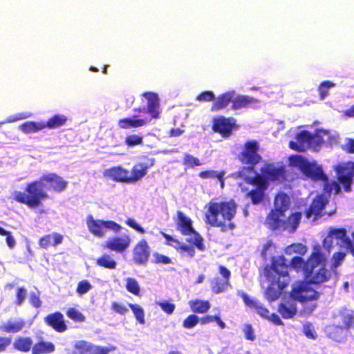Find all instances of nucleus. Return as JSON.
Segmentation results:
<instances>
[{"instance_id": "f257e3e1", "label": "nucleus", "mask_w": 354, "mask_h": 354, "mask_svg": "<svg viewBox=\"0 0 354 354\" xmlns=\"http://www.w3.org/2000/svg\"><path fill=\"white\" fill-rule=\"evenodd\" d=\"M204 221L207 225L216 227L225 232L235 228L232 221L236 213V205L234 201H216L212 200L205 206Z\"/></svg>"}, {"instance_id": "f03ea898", "label": "nucleus", "mask_w": 354, "mask_h": 354, "mask_svg": "<svg viewBox=\"0 0 354 354\" xmlns=\"http://www.w3.org/2000/svg\"><path fill=\"white\" fill-rule=\"evenodd\" d=\"M328 254L319 245H315L307 259L306 273L304 279L313 284H321L328 281L331 272L327 269Z\"/></svg>"}, {"instance_id": "7ed1b4c3", "label": "nucleus", "mask_w": 354, "mask_h": 354, "mask_svg": "<svg viewBox=\"0 0 354 354\" xmlns=\"http://www.w3.org/2000/svg\"><path fill=\"white\" fill-rule=\"evenodd\" d=\"M49 197L39 178L26 183L23 192L15 191L12 195L13 201L30 209L41 206L43 201L48 200Z\"/></svg>"}, {"instance_id": "20e7f679", "label": "nucleus", "mask_w": 354, "mask_h": 354, "mask_svg": "<svg viewBox=\"0 0 354 354\" xmlns=\"http://www.w3.org/2000/svg\"><path fill=\"white\" fill-rule=\"evenodd\" d=\"M290 205V198L286 193H279L274 201V207L265 220V225L273 232H283L287 230L286 212Z\"/></svg>"}, {"instance_id": "39448f33", "label": "nucleus", "mask_w": 354, "mask_h": 354, "mask_svg": "<svg viewBox=\"0 0 354 354\" xmlns=\"http://www.w3.org/2000/svg\"><path fill=\"white\" fill-rule=\"evenodd\" d=\"M176 216V230L182 235H192V238L187 239V242L194 244L199 251L203 252L205 250L204 239L194 228L192 219L180 210L177 211Z\"/></svg>"}, {"instance_id": "423d86ee", "label": "nucleus", "mask_w": 354, "mask_h": 354, "mask_svg": "<svg viewBox=\"0 0 354 354\" xmlns=\"http://www.w3.org/2000/svg\"><path fill=\"white\" fill-rule=\"evenodd\" d=\"M289 165L298 168L308 178L313 180L326 181L327 176L322 168L315 162H310L301 155H292L289 157Z\"/></svg>"}, {"instance_id": "0eeeda50", "label": "nucleus", "mask_w": 354, "mask_h": 354, "mask_svg": "<svg viewBox=\"0 0 354 354\" xmlns=\"http://www.w3.org/2000/svg\"><path fill=\"white\" fill-rule=\"evenodd\" d=\"M259 145L257 140H249L244 143L243 150L239 153L238 158L242 164L248 166L242 168L241 174L245 171L254 172V167L261 162L262 157L259 153Z\"/></svg>"}, {"instance_id": "6e6552de", "label": "nucleus", "mask_w": 354, "mask_h": 354, "mask_svg": "<svg viewBox=\"0 0 354 354\" xmlns=\"http://www.w3.org/2000/svg\"><path fill=\"white\" fill-rule=\"evenodd\" d=\"M288 269L289 265L283 256L272 257L271 264L267 265L264 268V275L267 279L279 281L286 279L288 283Z\"/></svg>"}, {"instance_id": "1a4fd4ad", "label": "nucleus", "mask_w": 354, "mask_h": 354, "mask_svg": "<svg viewBox=\"0 0 354 354\" xmlns=\"http://www.w3.org/2000/svg\"><path fill=\"white\" fill-rule=\"evenodd\" d=\"M312 284L305 279L299 281L290 292L291 297L301 304L317 301L319 299L320 292L315 290L312 287Z\"/></svg>"}, {"instance_id": "9d476101", "label": "nucleus", "mask_w": 354, "mask_h": 354, "mask_svg": "<svg viewBox=\"0 0 354 354\" xmlns=\"http://www.w3.org/2000/svg\"><path fill=\"white\" fill-rule=\"evenodd\" d=\"M297 142L290 141L289 147L297 151L303 152L308 147L316 149L319 147L324 140L321 136L312 134L306 130H302L296 136Z\"/></svg>"}, {"instance_id": "9b49d317", "label": "nucleus", "mask_w": 354, "mask_h": 354, "mask_svg": "<svg viewBox=\"0 0 354 354\" xmlns=\"http://www.w3.org/2000/svg\"><path fill=\"white\" fill-rule=\"evenodd\" d=\"M86 225L89 232L98 237L104 236L106 230L118 232L122 229L120 224L112 220L94 219L92 215H88L86 217Z\"/></svg>"}, {"instance_id": "f8f14e48", "label": "nucleus", "mask_w": 354, "mask_h": 354, "mask_svg": "<svg viewBox=\"0 0 354 354\" xmlns=\"http://www.w3.org/2000/svg\"><path fill=\"white\" fill-rule=\"evenodd\" d=\"M44 185L46 192L52 190L56 193L64 192L68 186V182L55 173L44 174L39 178Z\"/></svg>"}, {"instance_id": "ddd939ff", "label": "nucleus", "mask_w": 354, "mask_h": 354, "mask_svg": "<svg viewBox=\"0 0 354 354\" xmlns=\"http://www.w3.org/2000/svg\"><path fill=\"white\" fill-rule=\"evenodd\" d=\"M218 272L223 279L216 277H214L210 283L211 290L212 292L215 294L223 292L227 290L228 288H231L230 281L231 277L230 270L225 266L220 265L218 266Z\"/></svg>"}, {"instance_id": "4468645a", "label": "nucleus", "mask_w": 354, "mask_h": 354, "mask_svg": "<svg viewBox=\"0 0 354 354\" xmlns=\"http://www.w3.org/2000/svg\"><path fill=\"white\" fill-rule=\"evenodd\" d=\"M143 162H138L133 166L131 172L129 171V183H134L143 178L147 173V170L155 164L153 158L144 156Z\"/></svg>"}, {"instance_id": "2eb2a0df", "label": "nucleus", "mask_w": 354, "mask_h": 354, "mask_svg": "<svg viewBox=\"0 0 354 354\" xmlns=\"http://www.w3.org/2000/svg\"><path fill=\"white\" fill-rule=\"evenodd\" d=\"M234 126L235 120L234 118L218 116L213 119L212 129L223 137L227 138L232 134Z\"/></svg>"}, {"instance_id": "dca6fc26", "label": "nucleus", "mask_w": 354, "mask_h": 354, "mask_svg": "<svg viewBox=\"0 0 354 354\" xmlns=\"http://www.w3.org/2000/svg\"><path fill=\"white\" fill-rule=\"evenodd\" d=\"M131 239L129 235L112 236L104 243V248L116 253H123L130 246Z\"/></svg>"}, {"instance_id": "f3484780", "label": "nucleus", "mask_w": 354, "mask_h": 354, "mask_svg": "<svg viewBox=\"0 0 354 354\" xmlns=\"http://www.w3.org/2000/svg\"><path fill=\"white\" fill-rule=\"evenodd\" d=\"M133 261L138 265H145L150 257V248L145 239L140 240L132 252Z\"/></svg>"}, {"instance_id": "a211bd4d", "label": "nucleus", "mask_w": 354, "mask_h": 354, "mask_svg": "<svg viewBox=\"0 0 354 354\" xmlns=\"http://www.w3.org/2000/svg\"><path fill=\"white\" fill-rule=\"evenodd\" d=\"M144 96L147 100V106L134 108L133 112L137 113H149L152 118H158L159 117V100L157 94L152 92H147L144 93Z\"/></svg>"}, {"instance_id": "6ab92c4d", "label": "nucleus", "mask_w": 354, "mask_h": 354, "mask_svg": "<svg viewBox=\"0 0 354 354\" xmlns=\"http://www.w3.org/2000/svg\"><path fill=\"white\" fill-rule=\"evenodd\" d=\"M354 177V164L340 167L337 170V178L339 183L344 186L346 192L351 190V184Z\"/></svg>"}, {"instance_id": "aec40b11", "label": "nucleus", "mask_w": 354, "mask_h": 354, "mask_svg": "<svg viewBox=\"0 0 354 354\" xmlns=\"http://www.w3.org/2000/svg\"><path fill=\"white\" fill-rule=\"evenodd\" d=\"M262 174L266 180L271 181L280 180L284 178L286 170L284 166L276 167L273 163H267L261 169Z\"/></svg>"}, {"instance_id": "412c9836", "label": "nucleus", "mask_w": 354, "mask_h": 354, "mask_svg": "<svg viewBox=\"0 0 354 354\" xmlns=\"http://www.w3.org/2000/svg\"><path fill=\"white\" fill-rule=\"evenodd\" d=\"M44 319L46 325L58 333H63L67 329L64 315L59 311L48 314Z\"/></svg>"}, {"instance_id": "4be33fe9", "label": "nucleus", "mask_w": 354, "mask_h": 354, "mask_svg": "<svg viewBox=\"0 0 354 354\" xmlns=\"http://www.w3.org/2000/svg\"><path fill=\"white\" fill-rule=\"evenodd\" d=\"M104 177L115 182L129 183V170L122 166H114L104 170Z\"/></svg>"}, {"instance_id": "5701e85b", "label": "nucleus", "mask_w": 354, "mask_h": 354, "mask_svg": "<svg viewBox=\"0 0 354 354\" xmlns=\"http://www.w3.org/2000/svg\"><path fill=\"white\" fill-rule=\"evenodd\" d=\"M270 281V284L266 288V295L268 300L274 301L278 299L282 290L288 286L287 280H276L273 279H267Z\"/></svg>"}, {"instance_id": "b1692460", "label": "nucleus", "mask_w": 354, "mask_h": 354, "mask_svg": "<svg viewBox=\"0 0 354 354\" xmlns=\"http://www.w3.org/2000/svg\"><path fill=\"white\" fill-rule=\"evenodd\" d=\"M328 239H330V244L327 246L326 250L328 252V254L330 253V250L331 248V239H335L337 240L341 241V244L343 246H345L346 244H351V239L347 236V231L345 228H334L331 229L328 232V237L324 239L323 241V245H325L328 241Z\"/></svg>"}, {"instance_id": "393cba45", "label": "nucleus", "mask_w": 354, "mask_h": 354, "mask_svg": "<svg viewBox=\"0 0 354 354\" xmlns=\"http://www.w3.org/2000/svg\"><path fill=\"white\" fill-rule=\"evenodd\" d=\"M80 354H108L110 350L105 346H95L85 341H80L75 345Z\"/></svg>"}, {"instance_id": "a878e982", "label": "nucleus", "mask_w": 354, "mask_h": 354, "mask_svg": "<svg viewBox=\"0 0 354 354\" xmlns=\"http://www.w3.org/2000/svg\"><path fill=\"white\" fill-rule=\"evenodd\" d=\"M326 204L322 196H317L312 201L309 207L305 211V216L307 218H310L314 216L315 219L322 216V211L324 209Z\"/></svg>"}, {"instance_id": "bb28decb", "label": "nucleus", "mask_w": 354, "mask_h": 354, "mask_svg": "<svg viewBox=\"0 0 354 354\" xmlns=\"http://www.w3.org/2000/svg\"><path fill=\"white\" fill-rule=\"evenodd\" d=\"M63 241L64 236L62 234L58 232H53L41 236L38 241V244L40 248L48 249L50 247H57L62 243Z\"/></svg>"}, {"instance_id": "cd10ccee", "label": "nucleus", "mask_w": 354, "mask_h": 354, "mask_svg": "<svg viewBox=\"0 0 354 354\" xmlns=\"http://www.w3.org/2000/svg\"><path fill=\"white\" fill-rule=\"evenodd\" d=\"M148 122L149 121L145 118H139L137 115H133L132 117L120 119L118 124L120 129H129L142 127Z\"/></svg>"}, {"instance_id": "c85d7f7f", "label": "nucleus", "mask_w": 354, "mask_h": 354, "mask_svg": "<svg viewBox=\"0 0 354 354\" xmlns=\"http://www.w3.org/2000/svg\"><path fill=\"white\" fill-rule=\"evenodd\" d=\"M234 95V91H227L219 95L213 102L211 106L212 111H218L227 106L232 102Z\"/></svg>"}, {"instance_id": "c756f323", "label": "nucleus", "mask_w": 354, "mask_h": 354, "mask_svg": "<svg viewBox=\"0 0 354 354\" xmlns=\"http://www.w3.org/2000/svg\"><path fill=\"white\" fill-rule=\"evenodd\" d=\"M26 326V322L22 319H10L0 325L1 331L5 333H17Z\"/></svg>"}, {"instance_id": "7c9ffc66", "label": "nucleus", "mask_w": 354, "mask_h": 354, "mask_svg": "<svg viewBox=\"0 0 354 354\" xmlns=\"http://www.w3.org/2000/svg\"><path fill=\"white\" fill-rule=\"evenodd\" d=\"M334 317L338 319L341 328L348 329L353 324L354 317L351 311L345 308L340 309Z\"/></svg>"}, {"instance_id": "2f4dec72", "label": "nucleus", "mask_w": 354, "mask_h": 354, "mask_svg": "<svg viewBox=\"0 0 354 354\" xmlns=\"http://www.w3.org/2000/svg\"><path fill=\"white\" fill-rule=\"evenodd\" d=\"M33 346V340L28 336H18L12 344V347L17 351L21 353H28L32 351Z\"/></svg>"}, {"instance_id": "473e14b6", "label": "nucleus", "mask_w": 354, "mask_h": 354, "mask_svg": "<svg viewBox=\"0 0 354 354\" xmlns=\"http://www.w3.org/2000/svg\"><path fill=\"white\" fill-rule=\"evenodd\" d=\"M258 100L248 95H238L232 98V109L236 110L243 108H247L250 105L257 104Z\"/></svg>"}, {"instance_id": "72a5a7b5", "label": "nucleus", "mask_w": 354, "mask_h": 354, "mask_svg": "<svg viewBox=\"0 0 354 354\" xmlns=\"http://www.w3.org/2000/svg\"><path fill=\"white\" fill-rule=\"evenodd\" d=\"M55 346L51 342L44 340L33 344L32 354H48L54 352Z\"/></svg>"}, {"instance_id": "f704fd0d", "label": "nucleus", "mask_w": 354, "mask_h": 354, "mask_svg": "<svg viewBox=\"0 0 354 354\" xmlns=\"http://www.w3.org/2000/svg\"><path fill=\"white\" fill-rule=\"evenodd\" d=\"M68 120L66 115L64 114H55L49 118L46 122H44V128L50 129H57L66 124Z\"/></svg>"}, {"instance_id": "c9c22d12", "label": "nucleus", "mask_w": 354, "mask_h": 354, "mask_svg": "<svg viewBox=\"0 0 354 354\" xmlns=\"http://www.w3.org/2000/svg\"><path fill=\"white\" fill-rule=\"evenodd\" d=\"M189 306L194 313L203 314L210 308V303L207 300L194 299L189 301Z\"/></svg>"}, {"instance_id": "e433bc0d", "label": "nucleus", "mask_w": 354, "mask_h": 354, "mask_svg": "<svg viewBox=\"0 0 354 354\" xmlns=\"http://www.w3.org/2000/svg\"><path fill=\"white\" fill-rule=\"evenodd\" d=\"M278 312L283 319H290L296 315L297 308L294 304L281 303L278 306Z\"/></svg>"}, {"instance_id": "4c0bfd02", "label": "nucleus", "mask_w": 354, "mask_h": 354, "mask_svg": "<svg viewBox=\"0 0 354 354\" xmlns=\"http://www.w3.org/2000/svg\"><path fill=\"white\" fill-rule=\"evenodd\" d=\"M20 130L24 133H35L44 128L43 122L27 121L19 126Z\"/></svg>"}, {"instance_id": "58836bf2", "label": "nucleus", "mask_w": 354, "mask_h": 354, "mask_svg": "<svg viewBox=\"0 0 354 354\" xmlns=\"http://www.w3.org/2000/svg\"><path fill=\"white\" fill-rule=\"evenodd\" d=\"M96 264L100 267L113 270L117 266V262L108 254H103L96 259Z\"/></svg>"}, {"instance_id": "ea45409f", "label": "nucleus", "mask_w": 354, "mask_h": 354, "mask_svg": "<svg viewBox=\"0 0 354 354\" xmlns=\"http://www.w3.org/2000/svg\"><path fill=\"white\" fill-rule=\"evenodd\" d=\"M301 218V213L299 212H294L291 214L286 221L288 223L287 230L289 232H294L298 227Z\"/></svg>"}, {"instance_id": "a19ab883", "label": "nucleus", "mask_w": 354, "mask_h": 354, "mask_svg": "<svg viewBox=\"0 0 354 354\" xmlns=\"http://www.w3.org/2000/svg\"><path fill=\"white\" fill-rule=\"evenodd\" d=\"M246 182L250 184L256 186L255 188H259L263 189H267L268 182L265 176H261L259 174H256L253 177L248 178Z\"/></svg>"}, {"instance_id": "79ce46f5", "label": "nucleus", "mask_w": 354, "mask_h": 354, "mask_svg": "<svg viewBox=\"0 0 354 354\" xmlns=\"http://www.w3.org/2000/svg\"><path fill=\"white\" fill-rule=\"evenodd\" d=\"M266 190V189L254 188L246 194V196L250 198L254 205H257L263 200Z\"/></svg>"}, {"instance_id": "37998d69", "label": "nucleus", "mask_w": 354, "mask_h": 354, "mask_svg": "<svg viewBox=\"0 0 354 354\" xmlns=\"http://www.w3.org/2000/svg\"><path fill=\"white\" fill-rule=\"evenodd\" d=\"M224 172H218L214 170H205L202 171L198 174L199 177L203 179L206 178H218L221 183V187H223L224 186V180H223Z\"/></svg>"}, {"instance_id": "c03bdc74", "label": "nucleus", "mask_w": 354, "mask_h": 354, "mask_svg": "<svg viewBox=\"0 0 354 354\" xmlns=\"http://www.w3.org/2000/svg\"><path fill=\"white\" fill-rule=\"evenodd\" d=\"M306 265L307 260L304 261L302 257L299 256L294 257L290 261V266L297 272L302 271L304 277L306 273Z\"/></svg>"}, {"instance_id": "a18cd8bd", "label": "nucleus", "mask_w": 354, "mask_h": 354, "mask_svg": "<svg viewBox=\"0 0 354 354\" xmlns=\"http://www.w3.org/2000/svg\"><path fill=\"white\" fill-rule=\"evenodd\" d=\"M125 288L127 290L136 295L139 296L140 293V288L137 280L132 277H127L126 279Z\"/></svg>"}, {"instance_id": "49530a36", "label": "nucleus", "mask_w": 354, "mask_h": 354, "mask_svg": "<svg viewBox=\"0 0 354 354\" xmlns=\"http://www.w3.org/2000/svg\"><path fill=\"white\" fill-rule=\"evenodd\" d=\"M128 306L131 309L133 315L136 317L138 322L140 323V324H144L145 323V311L143 308L138 304H133L131 303H129Z\"/></svg>"}, {"instance_id": "de8ad7c7", "label": "nucleus", "mask_w": 354, "mask_h": 354, "mask_svg": "<svg viewBox=\"0 0 354 354\" xmlns=\"http://www.w3.org/2000/svg\"><path fill=\"white\" fill-rule=\"evenodd\" d=\"M66 314L68 318L74 322H82L85 320L84 315L77 309L71 307L67 309Z\"/></svg>"}, {"instance_id": "09e8293b", "label": "nucleus", "mask_w": 354, "mask_h": 354, "mask_svg": "<svg viewBox=\"0 0 354 354\" xmlns=\"http://www.w3.org/2000/svg\"><path fill=\"white\" fill-rule=\"evenodd\" d=\"M160 234L165 239V244L166 245L174 248L178 251L181 242L176 238L167 234L165 232H160Z\"/></svg>"}, {"instance_id": "8fccbe9b", "label": "nucleus", "mask_w": 354, "mask_h": 354, "mask_svg": "<svg viewBox=\"0 0 354 354\" xmlns=\"http://www.w3.org/2000/svg\"><path fill=\"white\" fill-rule=\"evenodd\" d=\"M335 86V84L330 81L322 82L318 87L320 99L324 100L328 95L329 89Z\"/></svg>"}, {"instance_id": "3c124183", "label": "nucleus", "mask_w": 354, "mask_h": 354, "mask_svg": "<svg viewBox=\"0 0 354 354\" xmlns=\"http://www.w3.org/2000/svg\"><path fill=\"white\" fill-rule=\"evenodd\" d=\"M183 164L186 167H194L202 165L200 160L190 154L186 153L183 160Z\"/></svg>"}, {"instance_id": "603ef678", "label": "nucleus", "mask_w": 354, "mask_h": 354, "mask_svg": "<svg viewBox=\"0 0 354 354\" xmlns=\"http://www.w3.org/2000/svg\"><path fill=\"white\" fill-rule=\"evenodd\" d=\"M91 288V283L87 279H83L78 282L76 292L78 295H82L87 293Z\"/></svg>"}, {"instance_id": "864d4df0", "label": "nucleus", "mask_w": 354, "mask_h": 354, "mask_svg": "<svg viewBox=\"0 0 354 354\" xmlns=\"http://www.w3.org/2000/svg\"><path fill=\"white\" fill-rule=\"evenodd\" d=\"M27 295V290L24 286L18 287L16 289V299L14 304L21 306L25 301Z\"/></svg>"}, {"instance_id": "5fc2aeb1", "label": "nucleus", "mask_w": 354, "mask_h": 354, "mask_svg": "<svg viewBox=\"0 0 354 354\" xmlns=\"http://www.w3.org/2000/svg\"><path fill=\"white\" fill-rule=\"evenodd\" d=\"M125 144L129 147H134L136 145H140L143 142V138L138 135H130L125 138Z\"/></svg>"}, {"instance_id": "6e6d98bb", "label": "nucleus", "mask_w": 354, "mask_h": 354, "mask_svg": "<svg viewBox=\"0 0 354 354\" xmlns=\"http://www.w3.org/2000/svg\"><path fill=\"white\" fill-rule=\"evenodd\" d=\"M346 257V253L344 252H335L331 258V268H337L339 266L344 259Z\"/></svg>"}, {"instance_id": "4d7b16f0", "label": "nucleus", "mask_w": 354, "mask_h": 354, "mask_svg": "<svg viewBox=\"0 0 354 354\" xmlns=\"http://www.w3.org/2000/svg\"><path fill=\"white\" fill-rule=\"evenodd\" d=\"M324 190L326 193L330 194L332 191H334L335 194H338L341 192V188L339 185V183L333 180L330 183L328 181H324Z\"/></svg>"}, {"instance_id": "13d9d810", "label": "nucleus", "mask_w": 354, "mask_h": 354, "mask_svg": "<svg viewBox=\"0 0 354 354\" xmlns=\"http://www.w3.org/2000/svg\"><path fill=\"white\" fill-rule=\"evenodd\" d=\"M198 322V317L195 314H191L183 320V326L185 328H192L196 326Z\"/></svg>"}, {"instance_id": "bf43d9fd", "label": "nucleus", "mask_w": 354, "mask_h": 354, "mask_svg": "<svg viewBox=\"0 0 354 354\" xmlns=\"http://www.w3.org/2000/svg\"><path fill=\"white\" fill-rule=\"evenodd\" d=\"M158 305L161 310L167 315H171L174 313L176 308V305L174 303L169 302L168 301H162L158 302Z\"/></svg>"}, {"instance_id": "052dcab7", "label": "nucleus", "mask_w": 354, "mask_h": 354, "mask_svg": "<svg viewBox=\"0 0 354 354\" xmlns=\"http://www.w3.org/2000/svg\"><path fill=\"white\" fill-rule=\"evenodd\" d=\"M0 235L6 236V243L10 249H12L15 247L16 241L12 235L11 232L6 230L3 227H0Z\"/></svg>"}, {"instance_id": "680f3d73", "label": "nucleus", "mask_w": 354, "mask_h": 354, "mask_svg": "<svg viewBox=\"0 0 354 354\" xmlns=\"http://www.w3.org/2000/svg\"><path fill=\"white\" fill-rule=\"evenodd\" d=\"M153 256L154 257L153 263L155 264L167 265L170 264L171 263V259L165 254H162L158 252H155L153 253Z\"/></svg>"}, {"instance_id": "e2e57ef3", "label": "nucleus", "mask_w": 354, "mask_h": 354, "mask_svg": "<svg viewBox=\"0 0 354 354\" xmlns=\"http://www.w3.org/2000/svg\"><path fill=\"white\" fill-rule=\"evenodd\" d=\"M196 99L200 102H211L214 101L215 95L212 91H205L198 94Z\"/></svg>"}, {"instance_id": "0e129e2a", "label": "nucleus", "mask_w": 354, "mask_h": 354, "mask_svg": "<svg viewBox=\"0 0 354 354\" xmlns=\"http://www.w3.org/2000/svg\"><path fill=\"white\" fill-rule=\"evenodd\" d=\"M194 245H187L184 243H180V247L178 250V252H187V255L190 257H193L195 254V249H194Z\"/></svg>"}, {"instance_id": "69168bd1", "label": "nucleus", "mask_w": 354, "mask_h": 354, "mask_svg": "<svg viewBox=\"0 0 354 354\" xmlns=\"http://www.w3.org/2000/svg\"><path fill=\"white\" fill-rule=\"evenodd\" d=\"M111 310L121 315H124L128 311V309L122 304H119L117 301H113L111 305Z\"/></svg>"}, {"instance_id": "338daca9", "label": "nucleus", "mask_w": 354, "mask_h": 354, "mask_svg": "<svg viewBox=\"0 0 354 354\" xmlns=\"http://www.w3.org/2000/svg\"><path fill=\"white\" fill-rule=\"evenodd\" d=\"M12 343V337L10 336L0 335V353L5 352Z\"/></svg>"}, {"instance_id": "774afa93", "label": "nucleus", "mask_w": 354, "mask_h": 354, "mask_svg": "<svg viewBox=\"0 0 354 354\" xmlns=\"http://www.w3.org/2000/svg\"><path fill=\"white\" fill-rule=\"evenodd\" d=\"M254 309L255 310L256 313L259 314L261 317L264 319L268 317L269 310L260 303L257 302V304L254 306Z\"/></svg>"}]
</instances>
